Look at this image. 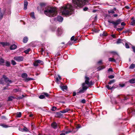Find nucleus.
<instances>
[{"mask_svg":"<svg viewBox=\"0 0 135 135\" xmlns=\"http://www.w3.org/2000/svg\"><path fill=\"white\" fill-rule=\"evenodd\" d=\"M60 9L62 14L66 16H69L72 14V7L70 4L68 3L64 5L61 7Z\"/></svg>","mask_w":135,"mask_h":135,"instance_id":"1","label":"nucleus"},{"mask_svg":"<svg viewBox=\"0 0 135 135\" xmlns=\"http://www.w3.org/2000/svg\"><path fill=\"white\" fill-rule=\"evenodd\" d=\"M44 13L46 16L49 17H54L57 15V9L55 7H48L46 8Z\"/></svg>","mask_w":135,"mask_h":135,"instance_id":"2","label":"nucleus"},{"mask_svg":"<svg viewBox=\"0 0 135 135\" xmlns=\"http://www.w3.org/2000/svg\"><path fill=\"white\" fill-rule=\"evenodd\" d=\"M75 7L79 9L82 7L86 4V2H88V0H72Z\"/></svg>","mask_w":135,"mask_h":135,"instance_id":"3","label":"nucleus"},{"mask_svg":"<svg viewBox=\"0 0 135 135\" xmlns=\"http://www.w3.org/2000/svg\"><path fill=\"white\" fill-rule=\"evenodd\" d=\"M85 83H83L82 84V88H80L78 90L77 94L79 95V94L84 93L87 90L88 87L87 86H85Z\"/></svg>","mask_w":135,"mask_h":135,"instance_id":"4","label":"nucleus"},{"mask_svg":"<svg viewBox=\"0 0 135 135\" xmlns=\"http://www.w3.org/2000/svg\"><path fill=\"white\" fill-rule=\"evenodd\" d=\"M121 20L120 19H119L115 21L113 20H108V22L110 23H112L114 26V27L116 28V26L119 24L120 23Z\"/></svg>","mask_w":135,"mask_h":135,"instance_id":"5","label":"nucleus"},{"mask_svg":"<svg viewBox=\"0 0 135 135\" xmlns=\"http://www.w3.org/2000/svg\"><path fill=\"white\" fill-rule=\"evenodd\" d=\"M2 78L4 79V81L6 83H7L8 82H9V83H12L13 82L11 80L9 79L5 75H2Z\"/></svg>","mask_w":135,"mask_h":135,"instance_id":"6","label":"nucleus"},{"mask_svg":"<svg viewBox=\"0 0 135 135\" xmlns=\"http://www.w3.org/2000/svg\"><path fill=\"white\" fill-rule=\"evenodd\" d=\"M14 59L18 62L22 61L23 60V57L22 56H18L15 57Z\"/></svg>","mask_w":135,"mask_h":135,"instance_id":"7","label":"nucleus"},{"mask_svg":"<svg viewBox=\"0 0 135 135\" xmlns=\"http://www.w3.org/2000/svg\"><path fill=\"white\" fill-rule=\"evenodd\" d=\"M62 29L59 28H58L56 31V33L58 36H60L62 34Z\"/></svg>","mask_w":135,"mask_h":135,"instance_id":"8","label":"nucleus"},{"mask_svg":"<svg viewBox=\"0 0 135 135\" xmlns=\"http://www.w3.org/2000/svg\"><path fill=\"white\" fill-rule=\"evenodd\" d=\"M51 126L52 128L55 129L57 128V123L55 122H54L52 123L51 124Z\"/></svg>","mask_w":135,"mask_h":135,"instance_id":"9","label":"nucleus"},{"mask_svg":"<svg viewBox=\"0 0 135 135\" xmlns=\"http://www.w3.org/2000/svg\"><path fill=\"white\" fill-rule=\"evenodd\" d=\"M61 113L56 112L55 114V117L57 118H62L63 117V114H61Z\"/></svg>","mask_w":135,"mask_h":135,"instance_id":"10","label":"nucleus"},{"mask_svg":"<svg viewBox=\"0 0 135 135\" xmlns=\"http://www.w3.org/2000/svg\"><path fill=\"white\" fill-rule=\"evenodd\" d=\"M127 112L129 114L131 113L135 112V110L134 109L131 108H128L127 110Z\"/></svg>","mask_w":135,"mask_h":135,"instance_id":"11","label":"nucleus"},{"mask_svg":"<svg viewBox=\"0 0 135 135\" xmlns=\"http://www.w3.org/2000/svg\"><path fill=\"white\" fill-rule=\"evenodd\" d=\"M116 86V85H115V84H114L112 87H111L109 85H106V87L108 90H112L113 89H114L116 88L117 86Z\"/></svg>","mask_w":135,"mask_h":135,"instance_id":"12","label":"nucleus"},{"mask_svg":"<svg viewBox=\"0 0 135 135\" xmlns=\"http://www.w3.org/2000/svg\"><path fill=\"white\" fill-rule=\"evenodd\" d=\"M56 19L57 20L60 22H62L63 20V18L60 16H58Z\"/></svg>","mask_w":135,"mask_h":135,"instance_id":"13","label":"nucleus"},{"mask_svg":"<svg viewBox=\"0 0 135 135\" xmlns=\"http://www.w3.org/2000/svg\"><path fill=\"white\" fill-rule=\"evenodd\" d=\"M28 2L26 1L25 0L24 1V9L25 10H26L27 8V6L28 5Z\"/></svg>","mask_w":135,"mask_h":135,"instance_id":"14","label":"nucleus"},{"mask_svg":"<svg viewBox=\"0 0 135 135\" xmlns=\"http://www.w3.org/2000/svg\"><path fill=\"white\" fill-rule=\"evenodd\" d=\"M85 83H84L85 84H87L89 83V81L90 80V78L89 77L85 76Z\"/></svg>","mask_w":135,"mask_h":135,"instance_id":"15","label":"nucleus"},{"mask_svg":"<svg viewBox=\"0 0 135 135\" xmlns=\"http://www.w3.org/2000/svg\"><path fill=\"white\" fill-rule=\"evenodd\" d=\"M17 48V46L15 44L11 45L10 47V49L11 50H15Z\"/></svg>","mask_w":135,"mask_h":135,"instance_id":"16","label":"nucleus"},{"mask_svg":"<svg viewBox=\"0 0 135 135\" xmlns=\"http://www.w3.org/2000/svg\"><path fill=\"white\" fill-rule=\"evenodd\" d=\"M127 82L131 84L134 83H135V79L132 78L130 79Z\"/></svg>","mask_w":135,"mask_h":135,"instance_id":"17","label":"nucleus"},{"mask_svg":"<svg viewBox=\"0 0 135 135\" xmlns=\"http://www.w3.org/2000/svg\"><path fill=\"white\" fill-rule=\"evenodd\" d=\"M0 44L2 45L4 47L5 46H8L9 45V43L4 42H0Z\"/></svg>","mask_w":135,"mask_h":135,"instance_id":"18","label":"nucleus"},{"mask_svg":"<svg viewBox=\"0 0 135 135\" xmlns=\"http://www.w3.org/2000/svg\"><path fill=\"white\" fill-rule=\"evenodd\" d=\"M111 102L113 103V102H114L116 104H117V102L115 99V98L112 97H110Z\"/></svg>","mask_w":135,"mask_h":135,"instance_id":"19","label":"nucleus"},{"mask_svg":"<svg viewBox=\"0 0 135 135\" xmlns=\"http://www.w3.org/2000/svg\"><path fill=\"white\" fill-rule=\"evenodd\" d=\"M27 75L26 73H24L22 74H21V77L23 78H25L26 79L27 77Z\"/></svg>","mask_w":135,"mask_h":135,"instance_id":"20","label":"nucleus"},{"mask_svg":"<svg viewBox=\"0 0 135 135\" xmlns=\"http://www.w3.org/2000/svg\"><path fill=\"white\" fill-rule=\"evenodd\" d=\"M36 62L38 64H39L41 65H42L44 64V62L41 60H36Z\"/></svg>","mask_w":135,"mask_h":135,"instance_id":"21","label":"nucleus"},{"mask_svg":"<svg viewBox=\"0 0 135 135\" xmlns=\"http://www.w3.org/2000/svg\"><path fill=\"white\" fill-rule=\"evenodd\" d=\"M105 68V66L104 65L100 66L97 69L98 70H100L103 69Z\"/></svg>","mask_w":135,"mask_h":135,"instance_id":"22","label":"nucleus"},{"mask_svg":"<svg viewBox=\"0 0 135 135\" xmlns=\"http://www.w3.org/2000/svg\"><path fill=\"white\" fill-rule=\"evenodd\" d=\"M28 40V38L26 37H25L23 39V42L24 43H26Z\"/></svg>","mask_w":135,"mask_h":135,"instance_id":"23","label":"nucleus"},{"mask_svg":"<svg viewBox=\"0 0 135 135\" xmlns=\"http://www.w3.org/2000/svg\"><path fill=\"white\" fill-rule=\"evenodd\" d=\"M30 15L31 17L32 18H35V17L34 15V12H32L30 13Z\"/></svg>","mask_w":135,"mask_h":135,"instance_id":"24","label":"nucleus"},{"mask_svg":"<svg viewBox=\"0 0 135 135\" xmlns=\"http://www.w3.org/2000/svg\"><path fill=\"white\" fill-rule=\"evenodd\" d=\"M34 79L33 78H27L26 79H25V81L27 82H28L29 81L33 80Z\"/></svg>","mask_w":135,"mask_h":135,"instance_id":"25","label":"nucleus"},{"mask_svg":"<svg viewBox=\"0 0 135 135\" xmlns=\"http://www.w3.org/2000/svg\"><path fill=\"white\" fill-rule=\"evenodd\" d=\"M107 35V33L105 32V31H104L103 32V34H100V36H106Z\"/></svg>","mask_w":135,"mask_h":135,"instance_id":"26","label":"nucleus"},{"mask_svg":"<svg viewBox=\"0 0 135 135\" xmlns=\"http://www.w3.org/2000/svg\"><path fill=\"white\" fill-rule=\"evenodd\" d=\"M4 62V60L2 58L0 59V65H2V64Z\"/></svg>","mask_w":135,"mask_h":135,"instance_id":"27","label":"nucleus"},{"mask_svg":"<svg viewBox=\"0 0 135 135\" xmlns=\"http://www.w3.org/2000/svg\"><path fill=\"white\" fill-rule=\"evenodd\" d=\"M122 40L120 39V38H119L117 40L116 43L117 44H119L120 43H122Z\"/></svg>","mask_w":135,"mask_h":135,"instance_id":"28","label":"nucleus"},{"mask_svg":"<svg viewBox=\"0 0 135 135\" xmlns=\"http://www.w3.org/2000/svg\"><path fill=\"white\" fill-rule=\"evenodd\" d=\"M131 20H132V21L131 23V25L134 26L135 24V20H134V18L133 17H132L131 18Z\"/></svg>","mask_w":135,"mask_h":135,"instance_id":"29","label":"nucleus"},{"mask_svg":"<svg viewBox=\"0 0 135 135\" xmlns=\"http://www.w3.org/2000/svg\"><path fill=\"white\" fill-rule=\"evenodd\" d=\"M108 60L112 62H115L116 60L113 58L110 57L109 59Z\"/></svg>","mask_w":135,"mask_h":135,"instance_id":"30","label":"nucleus"},{"mask_svg":"<svg viewBox=\"0 0 135 135\" xmlns=\"http://www.w3.org/2000/svg\"><path fill=\"white\" fill-rule=\"evenodd\" d=\"M77 40V38L75 39V37L74 36H72L71 38V41H74V42L75 43L76 41Z\"/></svg>","mask_w":135,"mask_h":135,"instance_id":"31","label":"nucleus"},{"mask_svg":"<svg viewBox=\"0 0 135 135\" xmlns=\"http://www.w3.org/2000/svg\"><path fill=\"white\" fill-rule=\"evenodd\" d=\"M42 94H44L46 97L49 98H50V95L48 93L45 92L43 93Z\"/></svg>","mask_w":135,"mask_h":135,"instance_id":"32","label":"nucleus"},{"mask_svg":"<svg viewBox=\"0 0 135 135\" xmlns=\"http://www.w3.org/2000/svg\"><path fill=\"white\" fill-rule=\"evenodd\" d=\"M46 3H44L41 2L40 3V5L41 7H45L46 5Z\"/></svg>","mask_w":135,"mask_h":135,"instance_id":"33","label":"nucleus"},{"mask_svg":"<svg viewBox=\"0 0 135 135\" xmlns=\"http://www.w3.org/2000/svg\"><path fill=\"white\" fill-rule=\"evenodd\" d=\"M61 88L62 90H67L68 89V87L66 85L63 86H61Z\"/></svg>","mask_w":135,"mask_h":135,"instance_id":"34","label":"nucleus"},{"mask_svg":"<svg viewBox=\"0 0 135 135\" xmlns=\"http://www.w3.org/2000/svg\"><path fill=\"white\" fill-rule=\"evenodd\" d=\"M127 83V82H126L124 84H119V86L120 87H121L122 88L123 87L125 86L126 84Z\"/></svg>","mask_w":135,"mask_h":135,"instance_id":"35","label":"nucleus"},{"mask_svg":"<svg viewBox=\"0 0 135 135\" xmlns=\"http://www.w3.org/2000/svg\"><path fill=\"white\" fill-rule=\"evenodd\" d=\"M1 126L4 128H7L9 127L8 125H6L4 124H1Z\"/></svg>","mask_w":135,"mask_h":135,"instance_id":"36","label":"nucleus"},{"mask_svg":"<svg viewBox=\"0 0 135 135\" xmlns=\"http://www.w3.org/2000/svg\"><path fill=\"white\" fill-rule=\"evenodd\" d=\"M135 67V65L134 64H132L129 66V68L130 69H133Z\"/></svg>","mask_w":135,"mask_h":135,"instance_id":"37","label":"nucleus"},{"mask_svg":"<svg viewBox=\"0 0 135 135\" xmlns=\"http://www.w3.org/2000/svg\"><path fill=\"white\" fill-rule=\"evenodd\" d=\"M22 113L21 112H17V117H20L21 116Z\"/></svg>","mask_w":135,"mask_h":135,"instance_id":"38","label":"nucleus"},{"mask_svg":"<svg viewBox=\"0 0 135 135\" xmlns=\"http://www.w3.org/2000/svg\"><path fill=\"white\" fill-rule=\"evenodd\" d=\"M3 15V14L1 12V9L0 8V20L2 19V18Z\"/></svg>","mask_w":135,"mask_h":135,"instance_id":"39","label":"nucleus"},{"mask_svg":"<svg viewBox=\"0 0 135 135\" xmlns=\"http://www.w3.org/2000/svg\"><path fill=\"white\" fill-rule=\"evenodd\" d=\"M6 66L8 67H9L10 66V63L9 61H7L6 62Z\"/></svg>","mask_w":135,"mask_h":135,"instance_id":"40","label":"nucleus"},{"mask_svg":"<svg viewBox=\"0 0 135 135\" xmlns=\"http://www.w3.org/2000/svg\"><path fill=\"white\" fill-rule=\"evenodd\" d=\"M92 31L95 32V33H98L99 32V31H100L99 30H98L96 29L95 28H93L92 30Z\"/></svg>","mask_w":135,"mask_h":135,"instance_id":"41","label":"nucleus"},{"mask_svg":"<svg viewBox=\"0 0 135 135\" xmlns=\"http://www.w3.org/2000/svg\"><path fill=\"white\" fill-rule=\"evenodd\" d=\"M30 50V49L29 48L25 50L24 51V52L26 54H28V52H29Z\"/></svg>","mask_w":135,"mask_h":135,"instance_id":"42","label":"nucleus"},{"mask_svg":"<svg viewBox=\"0 0 135 135\" xmlns=\"http://www.w3.org/2000/svg\"><path fill=\"white\" fill-rule=\"evenodd\" d=\"M115 80L113 79L111 80L109 82L108 84H109L110 85L111 84L115 82Z\"/></svg>","mask_w":135,"mask_h":135,"instance_id":"43","label":"nucleus"},{"mask_svg":"<svg viewBox=\"0 0 135 135\" xmlns=\"http://www.w3.org/2000/svg\"><path fill=\"white\" fill-rule=\"evenodd\" d=\"M108 12L109 13H115V12L113 9H111L109 11H108Z\"/></svg>","mask_w":135,"mask_h":135,"instance_id":"44","label":"nucleus"},{"mask_svg":"<svg viewBox=\"0 0 135 135\" xmlns=\"http://www.w3.org/2000/svg\"><path fill=\"white\" fill-rule=\"evenodd\" d=\"M34 66H38V64L36 62V60H35V62L33 63Z\"/></svg>","mask_w":135,"mask_h":135,"instance_id":"45","label":"nucleus"},{"mask_svg":"<svg viewBox=\"0 0 135 135\" xmlns=\"http://www.w3.org/2000/svg\"><path fill=\"white\" fill-rule=\"evenodd\" d=\"M2 77L1 79H0V84H3L4 83V80H2Z\"/></svg>","mask_w":135,"mask_h":135,"instance_id":"46","label":"nucleus"},{"mask_svg":"<svg viewBox=\"0 0 135 135\" xmlns=\"http://www.w3.org/2000/svg\"><path fill=\"white\" fill-rule=\"evenodd\" d=\"M39 98L40 99H43L45 98V96L44 95H41L39 96Z\"/></svg>","mask_w":135,"mask_h":135,"instance_id":"47","label":"nucleus"},{"mask_svg":"<svg viewBox=\"0 0 135 135\" xmlns=\"http://www.w3.org/2000/svg\"><path fill=\"white\" fill-rule=\"evenodd\" d=\"M11 64H12L13 65H14L16 64V63L15 61L13 60H11Z\"/></svg>","mask_w":135,"mask_h":135,"instance_id":"48","label":"nucleus"},{"mask_svg":"<svg viewBox=\"0 0 135 135\" xmlns=\"http://www.w3.org/2000/svg\"><path fill=\"white\" fill-rule=\"evenodd\" d=\"M57 109V108L55 106H53L52 107V108L51 109V110L54 111H55V110H56Z\"/></svg>","mask_w":135,"mask_h":135,"instance_id":"49","label":"nucleus"},{"mask_svg":"<svg viewBox=\"0 0 135 135\" xmlns=\"http://www.w3.org/2000/svg\"><path fill=\"white\" fill-rule=\"evenodd\" d=\"M110 53L113 54L114 55H118V53L115 51H111L110 52Z\"/></svg>","mask_w":135,"mask_h":135,"instance_id":"50","label":"nucleus"},{"mask_svg":"<svg viewBox=\"0 0 135 135\" xmlns=\"http://www.w3.org/2000/svg\"><path fill=\"white\" fill-rule=\"evenodd\" d=\"M23 131H24L25 132H27L28 131V129L26 127H24L23 128Z\"/></svg>","mask_w":135,"mask_h":135,"instance_id":"51","label":"nucleus"},{"mask_svg":"<svg viewBox=\"0 0 135 135\" xmlns=\"http://www.w3.org/2000/svg\"><path fill=\"white\" fill-rule=\"evenodd\" d=\"M93 82L92 81H91L90 82H89V83L87 84L89 86H90L93 85Z\"/></svg>","mask_w":135,"mask_h":135,"instance_id":"52","label":"nucleus"},{"mask_svg":"<svg viewBox=\"0 0 135 135\" xmlns=\"http://www.w3.org/2000/svg\"><path fill=\"white\" fill-rule=\"evenodd\" d=\"M1 118L2 119L6 120L7 119L6 118L5 116H2L1 117Z\"/></svg>","mask_w":135,"mask_h":135,"instance_id":"53","label":"nucleus"},{"mask_svg":"<svg viewBox=\"0 0 135 135\" xmlns=\"http://www.w3.org/2000/svg\"><path fill=\"white\" fill-rule=\"evenodd\" d=\"M125 47H126L127 49H129V47L128 44L127 43H125Z\"/></svg>","mask_w":135,"mask_h":135,"instance_id":"54","label":"nucleus"},{"mask_svg":"<svg viewBox=\"0 0 135 135\" xmlns=\"http://www.w3.org/2000/svg\"><path fill=\"white\" fill-rule=\"evenodd\" d=\"M98 64H99L100 65H102L103 64V62H102V60H100L98 62Z\"/></svg>","mask_w":135,"mask_h":135,"instance_id":"55","label":"nucleus"},{"mask_svg":"<svg viewBox=\"0 0 135 135\" xmlns=\"http://www.w3.org/2000/svg\"><path fill=\"white\" fill-rule=\"evenodd\" d=\"M124 27L122 28H118L117 29V31H121L123 30Z\"/></svg>","mask_w":135,"mask_h":135,"instance_id":"56","label":"nucleus"},{"mask_svg":"<svg viewBox=\"0 0 135 135\" xmlns=\"http://www.w3.org/2000/svg\"><path fill=\"white\" fill-rule=\"evenodd\" d=\"M108 77L109 79H113L114 77V76L113 75H111L109 76H108Z\"/></svg>","mask_w":135,"mask_h":135,"instance_id":"57","label":"nucleus"},{"mask_svg":"<svg viewBox=\"0 0 135 135\" xmlns=\"http://www.w3.org/2000/svg\"><path fill=\"white\" fill-rule=\"evenodd\" d=\"M132 48L134 53L135 52V46H132Z\"/></svg>","mask_w":135,"mask_h":135,"instance_id":"58","label":"nucleus"},{"mask_svg":"<svg viewBox=\"0 0 135 135\" xmlns=\"http://www.w3.org/2000/svg\"><path fill=\"white\" fill-rule=\"evenodd\" d=\"M13 100V99L12 98V97L10 96L8 98V101H12Z\"/></svg>","mask_w":135,"mask_h":135,"instance_id":"59","label":"nucleus"},{"mask_svg":"<svg viewBox=\"0 0 135 135\" xmlns=\"http://www.w3.org/2000/svg\"><path fill=\"white\" fill-rule=\"evenodd\" d=\"M81 102L82 103L85 104L86 103V100L85 99H83L81 101Z\"/></svg>","mask_w":135,"mask_h":135,"instance_id":"60","label":"nucleus"},{"mask_svg":"<svg viewBox=\"0 0 135 135\" xmlns=\"http://www.w3.org/2000/svg\"><path fill=\"white\" fill-rule=\"evenodd\" d=\"M73 44V43L71 41H69L67 44V45H71Z\"/></svg>","mask_w":135,"mask_h":135,"instance_id":"61","label":"nucleus"},{"mask_svg":"<svg viewBox=\"0 0 135 135\" xmlns=\"http://www.w3.org/2000/svg\"><path fill=\"white\" fill-rule=\"evenodd\" d=\"M8 88V86H6L4 87L3 88V90H5L6 89H9Z\"/></svg>","mask_w":135,"mask_h":135,"instance_id":"62","label":"nucleus"},{"mask_svg":"<svg viewBox=\"0 0 135 135\" xmlns=\"http://www.w3.org/2000/svg\"><path fill=\"white\" fill-rule=\"evenodd\" d=\"M108 71L109 72L111 71L112 72H113V70L112 68H110L108 69Z\"/></svg>","mask_w":135,"mask_h":135,"instance_id":"63","label":"nucleus"},{"mask_svg":"<svg viewBox=\"0 0 135 135\" xmlns=\"http://www.w3.org/2000/svg\"><path fill=\"white\" fill-rule=\"evenodd\" d=\"M88 9V8L87 7H85L84 8H83V10L84 11H87Z\"/></svg>","mask_w":135,"mask_h":135,"instance_id":"64","label":"nucleus"}]
</instances>
